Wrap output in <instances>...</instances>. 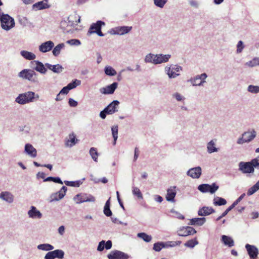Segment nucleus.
Wrapping results in <instances>:
<instances>
[{
  "instance_id": "f257e3e1",
  "label": "nucleus",
  "mask_w": 259,
  "mask_h": 259,
  "mask_svg": "<svg viewBox=\"0 0 259 259\" xmlns=\"http://www.w3.org/2000/svg\"><path fill=\"white\" fill-rule=\"evenodd\" d=\"M80 22V17L74 13L70 15L66 20H62L60 23V27L66 33H73L77 30L75 26Z\"/></svg>"
},
{
  "instance_id": "f03ea898",
  "label": "nucleus",
  "mask_w": 259,
  "mask_h": 259,
  "mask_svg": "<svg viewBox=\"0 0 259 259\" xmlns=\"http://www.w3.org/2000/svg\"><path fill=\"white\" fill-rule=\"evenodd\" d=\"M18 76L23 79L28 80L33 83L39 82L38 74L33 69H24L19 73Z\"/></svg>"
},
{
  "instance_id": "7ed1b4c3",
  "label": "nucleus",
  "mask_w": 259,
  "mask_h": 259,
  "mask_svg": "<svg viewBox=\"0 0 259 259\" xmlns=\"http://www.w3.org/2000/svg\"><path fill=\"white\" fill-rule=\"evenodd\" d=\"M1 26L6 31H9L15 26L14 19L8 14L2 13L0 18Z\"/></svg>"
},
{
  "instance_id": "20e7f679",
  "label": "nucleus",
  "mask_w": 259,
  "mask_h": 259,
  "mask_svg": "<svg viewBox=\"0 0 259 259\" xmlns=\"http://www.w3.org/2000/svg\"><path fill=\"white\" fill-rule=\"evenodd\" d=\"M35 93L32 91L20 94L15 99V102L20 105H25L33 102L35 99Z\"/></svg>"
},
{
  "instance_id": "39448f33",
  "label": "nucleus",
  "mask_w": 259,
  "mask_h": 259,
  "mask_svg": "<svg viewBox=\"0 0 259 259\" xmlns=\"http://www.w3.org/2000/svg\"><path fill=\"white\" fill-rule=\"evenodd\" d=\"M182 67L176 64L167 65L164 68V71L169 78H175L180 75Z\"/></svg>"
},
{
  "instance_id": "423d86ee",
  "label": "nucleus",
  "mask_w": 259,
  "mask_h": 259,
  "mask_svg": "<svg viewBox=\"0 0 259 259\" xmlns=\"http://www.w3.org/2000/svg\"><path fill=\"white\" fill-rule=\"evenodd\" d=\"M73 200L76 204H80L83 202H95L96 198L91 194L79 193L76 195Z\"/></svg>"
},
{
  "instance_id": "0eeeda50",
  "label": "nucleus",
  "mask_w": 259,
  "mask_h": 259,
  "mask_svg": "<svg viewBox=\"0 0 259 259\" xmlns=\"http://www.w3.org/2000/svg\"><path fill=\"white\" fill-rule=\"evenodd\" d=\"M239 170L243 174H252L254 171L255 166L252 160L250 162H240L239 164Z\"/></svg>"
},
{
  "instance_id": "6e6552de",
  "label": "nucleus",
  "mask_w": 259,
  "mask_h": 259,
  "mask_svg": "<svg viewBox=\"0 0 259 259\" xmlns=\"http://www.w3.org/2000/svg\"><path fill=\"white\" fill-rule=\"evenodd\" d=\"M207 77L206 73H203L191 78L188 81L190 82L193 86H203L204 83L206 82Z\"/></svg>"
},
{
  "instance_id": "1a4fd4ad",
  "label": "nucleus",
  "mask_w": 259,
  "mask_h": 259,
  "mask_svg": "<svg viewBox=\"0 0 259 259\" xmlns=\"http://www.w3.org/2000/svg\"><path fill=\"white\" fill-rule=\"evenodd\" d=\"M177 233L179 236L186 237L196 234L197 231L193 227L187 226L180 227L178 229Z\"/></svg>"
},
{
  "instance_id": "9d476101",
  "label": "nucleus",
  "mask_w": 259,
  "mask_h": 259,
  "mask_svg": "<svg viewBox=\"0 0 259 259\" xmlns=\"http://www.w3.org/2000/svg\"><path fill=\"white\" fill-rule=\"evenodd\" d=\"M14 195L9 191H2L0 193V200L8 204H12L14 201Z\"/></svg>"
},
{
  "instance_id": "9b49d317",
  "label": "nucleus",
  "mask_w": 259,
  "mask_h": 259,
  "mask_svg": "<svg viewBox=\"0 0 259 259\" xmlns=\"http://www.w3.org/2000/svg\"><path fill=\"white\" fill-rule=\"evenodd\" d=\"M132 29V27L131 26H119L112 29L110 33L112 34L122 35L128 33Z\"/></svg>"
},
{
  "instance_id": "f8f14e48",
  "label": "nucleus",
  "mask_w": 259,
  "mask_h": 259,
  "mask_svg": "<svg viewBox=\"0 0 259 259\" xmlns=\"http://www.w3.org/2000/svg\"><path fill=\"white\" fill-rule=\"evenodd\" d=\"M107 257L109 259H128L129 256L123 252L115 250L108 254Z\"/></svg>"
},
{
  "instance_id": "ddd939ff",
  "label": "nucleus",
  "mask_w": 259,
  "mask_h": 259,
  "mask_svg": "<svg viewBox=\"0 0 259 259\" xmlns=\"http://www.w3.org/2000/svg\"><path fill=\"white\" fill-rule=\"evenodd\" d=\"M245 248L251 259H256L258 254V250L254 245L247 244L245 245Z\"/></svg>"
},
{
  "instance_id": "4468645a",
  "label": "nucleus",
  "mask_w": 259,
  "mask_h": 259,
  "mask_svg": "<svg viewBox=\"0 0 259 259\" xmlns=\"http://www.w3.org/2000/svg\"><path fill=\"white\" fill-rule=\"evenodd\" d=\"M31 64L32 65L35 64V66H31L32 68L34 70L40 73L41 74H45L47 71V69L45 68V65L39 61H34L31 62Z\"/></svg>"
},
{
  "instance_id": "2eb2a0df",
  "label": "nucleus",
  "mask_w": 259,
  "mask_h": 259,
  "mask_svg": "<svg viewBox=\"0 0 259 259\" xmlns=\"http://www.w3.org/2000/svg\"><path fill=\"white\" fill-rule=\"evenodd\" d=\"M29 218L32 219H40L42 218V214L36 207L31 206L30 209L28 211Z\"/></svg>"
},
{
  "instance_id": "dca6fc26",
  "label": "nucleus",
  "mask_w": 259,
  "mask_h": 259,
  "mask_svg": "<svg viewBox=\"0 0 259 259\" xmlns=\"http://www.w3.org/2000/svg\"><path fill=\"white\" fill-rule=\"evenodd\" d=\"M201 173L202 169L201 167L197 166L189 169L187 172V175L193 179H198L200 178Z\"/></svg>"
},
{
  "instance_id": "f3484780",
  "label": "nucleus",
  "mask_w": 259,
  "mask_h": 259,
  "mask_svg": "<svg viewBox=\"0 0 259 259\" xmlns=\"http://www.w3.org/2000/svg\"><path fill=\"white\" fill-rule=\"evenodd\" d=\"M176 186H171L167 190L165 198L167 201L174 202L175 198L177 194Z\"/></svg>"
},
{
  "instance_id": "a211bd4d",
  "label": "nucleus",
  "mask_w": 259,
  "mask_h": 259,
  "mask_svg": "<svg viewBox=\"0 0 259 259\" xmlns=\"http://www.w3.org/2000/svg\"><path fill=\"white\" fill-rule=\"evenodd\" d=\"M105 23L102 21H97L96 23H93L87 33V35L88 36L91 35L93 33H95L96 32L95 31H98L99 29H101L102 26L105 25Z\"/></svg>"
},
{
  "instance_id": "6ab92c4d",
  "label": "nucleus",
  "mask_w": 259,
  "mask_h": 259,
  "mask_svg": "<svg viewBox=\"0 0 259 259\" xmlns=\"http://www.w3.org/2000/svg\"><path fill=\"white\" fill-rule=\"evenodd\" d=\"M50 7V5L48 4V0H44L33 4L32 8L33 10L38 11L48 9Z\"/></svg>"
},
{
  "instance_id": "aec40b11",
  "label": "nucleus",
  "mask_w": 259,
  "mask_h": 259,
  "mask_svg": "<svg viewBox=\"0 0 259 259\" xmlns=\"http://www.w3.org/2000/svg\"><path fill=\"white\" fill-rule=\"evenodd\" d=\"M54 47V42L51 40H49L42 43L39 46V51L42 53H46L51 51Z\"/></svg>"
},
{
  "instance_id": "412c9836",
  "label": "nucleus",
  "mask_w": 259,
  "mask_h": 259,
  "mask_svg": "<svg viewBox=\"0 0 259 259\" xmlns=\"http://www.w3.org/2000/svg\"><path fill=\"white\" fill-rule=\"evenodd\" d=\"M119 102L117 100H114L110 103L106 107L107 114H112L118 111V107Z\"/></svg>"
},
{
  "instance_id": "4be33fe9",
  "label": "nucleus",
  "mask_w": 259,
  "mask_h": 259,
  "mask_svg": "<svg viewBox=\"0 0 259 259\" xmlns=\"http://www.w3.org/2000/svg\"><path fill=\"white\" fill-rule=\"evenodd\" d=\"M117 85L118 83L117 82H113L109 85L101 88L100 91L103 94H112L114 92Z\"/></svg>"
},
{
  "instance_id": "5701e85b",
  "label": "nucleus",
  "mask_w": 259,
  "mask_h": 259,
  "mask_svg": "<svg viewBox=\"0 0 259 259\" xmlns=\"http://www.w3.org/2000/svg\"><path fill=\"white\" fill-rule=\"evenodd\" d=\"M156 65L167 62L171 58L170 54H156Z\"/></svg>"
},
{
  "instance_id": "b1692460",
  "label": "nucleus",
  "mask_w": 259,
  "mask_h": 259,
  "mask_svg": "<svg viewBox=\"0 0 259 259\" xmlns=\"http://www.w3.org/2000/svg\"><path fill=\"white\" fill-rule=\"evenodd\" d=\"M77 141L78 140L76 139L75 135L74 133H71L65 139V146L71 147L76 144Z\"/></svg>"
},
{
  "instance_id": "393cba45",
  "label": "nucleus",
  "mask_w": 259,
  "mask_h": 259,
  "mask_svg": "<svg viewBox=\"0 0 259 259\" xmlns=\"http://www.w3.org/2000/svg\"><path fill=\"white\" fill-rule=\"evenodd\" d=\"M25 152L32 158H34L37 155V151L33 146L30 144H26L25 146Z\"/></svg>"
},
{
  "instance_id": "a878e982",
  "label": "nucleus",
  "mask_w": 259,
  "mask_h": 259,
  "mask_svg": "<svg viewBox=\"0 0 259 259\" xmlns=\"http://www.w3.org/2000/svg\"><path fill=\"white\" fill-rule=\"evenodd\" d=\"M214 209L212 207L204 206L198 210V214L200 216H206L214 213Z\"/></svg>"
},
{
  "instance_id": "bb28decb",
  "label": "nucleus",
  "mask_w": 259,
  "mask_h": 259,
  "mask_svg": "<svg viewBox=\"0 0 259 259\" xmlns=\"http://www.w3.org/2000/svg\"><path fill=\"white\" fill-rule=\"evenodd\" d=\"M216 140H212L207 144V151L209 154L217 152L218 148L216 147Z\"/></svg>"
},
{
  "instance_id": "cd10ccee",
  "label": "nucleus",
  "mask_w": 259,
  "mask_h": 259,
  "mask_svg": "<svg viewBox=\"0 0 259 259\" xmlns=\"http://www.w3.org/2000/svg\"><path fill=\"white\" fill-rule=\"evenodd\" d=\"M46 67H47L49 69L52 70L54 73H60L63 71V67L60 64L57 65H51L49 63L45 64Z\"/></svg>"
},
{
  "instance_id": "c85d7f7f",
  "label": "nucleus",
  "mask_w": 259,
  "mask_h": 259,
  "mask_svg": "<svg viewBox=\"0 0 259 259\" xmlns=\"http://www.w3.org/2000/svg\"><path fill=\"white\" fill-rule=\"evenodd\" d=\"M206 219L205 218H193L190 220L189 225H197L198 226H202L205 222Z\"/></svg>"
},
{
  "instance_id": "c756f323",
  "label": "nucleus",
  "mask_w": 259,
  "mask_h": 259,
  "mask_svg": "<svg viewBox=\"0 0 259 259\" xmlns=\"http://www.w3.org/2000/svg\"><path fill=\"white\" fill-rule=\"evenodd\" d=\"M256 132L254 130H252L251 132L248 131L244 132L242 134V135L246 140L247 143H249L251 141L256 137Z\"/></svg>"
},
{
  "instance_id": "7c9ffc66",
  "label": "nucleus",
  "mask_w": 259,
  "mask_h": 259,
  "mask_svg": "<svg viewBox=\"0 0 259 259\" xmlns=\"http://www.w3.org/2000/svg\"><path fill=\"white\" fill-rule=\"evenodd\" d=\"M144 62L146 63H151L154 65H156V54L152 53L147 54L145 57Z\"/></svg>"
},
{
  "instance_id": "2f4dec72",
  "label": "nucleus",
  "mask_w": 259,
  "mask_h": 259,
  "mask_svg": "<svg viewBox=\"0 0 259 259\" xmlns=\"http://www.w3.org/2000/svg\"><path fill=\"white\" fill-rule=\"evenodd\" d=\"M222 241L225 245L231 247L234 245V242L233 239L226 235H223L222 236Z\"/></svg>"
},
{
  "instance_id": "473e14b6",
  "label": "nucleus",
  "mask_w": 259,
  "mask_h": 259,
  "mask_svg": "<svg viewBox=\"0 0 259 259\" xmlns=\"http://www.w3.org/2000/svg\"><path fill=\"white\" fill-rule=\"evenodd\" d=\"M20 54L24 58L28 60H32L36 58V55L34 53L27 51H21Z\"/></svg>"
},
{
  "instance_id": "72a5a7b5",
  "label": "nucleus",
  "mask_w": 259,
  "mask_h": 259,
  "mask_svg": "<svg viewBox=\"0 0 259 259\" xmlns=\"http://www.w3.org/2000/svg\"><path fill=\"white\" fill-rule=\"evenodd\" d=\"M37 248L38 250H42V251H50L51 250H52L54 249V247L49 243H44V244H40L37 246Z\"/></svg>"
},
{
  "instance_id": "f704fd0d",
  "label": "nucleus",
  "mask_w": 259,
  "mask_h": 259,
  "mask_svg": "<svg viewBox=\"0 0 259 259\" xmlns=\"http://www.w3.org/2000/svg\"><path fill=\"white\" fill-rule=\"evenodd\" d=\"M63 198V195L62 193H59V192L53 193L51 195L49 201L52 202L55 201H59Z\"/></svg>"
},
{
  "instance_id": "c9c22d12",
  "label": "nucleus",
  "mask_w": 259,
  "mask_h": 259,
  "mask_svg": "<svg viewBox=\"0 0 259 259\" xmlns=\"http://www.w3.org/2000/svg\"><path fill=\"white\" fill-rule=\"evenodd\" d=\"M17 19L19 24L23 27L27 26L29 23L28 18L22 15H18L17 16Z\"/></svg>"
},
{
  "instance_id": "e433bc0d",
  "label": "nucleus",
  "mask_w": 259,
  "mask_h": 259,
  "mask_svg": "<svg viewBox=\"0 0 259 259\" xmlns=\"http://www.w3.org/2000/svg\"><path fill=\"white\" fill-rule=\"evenodd\" d=\"M259 190V180L247 191V194L250 196Z\"/></svg>"
},
{
  "instance_id": "4c0bfd02",
  "label": "nucleus",
  "mask_w": 259,
  "mask_h": 259,
  "mask_svg": "<svg viewBox=\"0 0 259 259\" xmlns=\"http://www.w3.org/2000/svg\"><path fill=\"white\" fill-rule=\"evenodd\" d=\"M52 252L54 254V255L56 258L58 259H63L64 257L65 252L63 250L61 249H56L54 250H51Z\"/></svg>"
},
{
  "instance_id": "58836bf2",
  "label": "nucleus",
  "mask_w": 259,
  "mask_h": 259,
  "mask_svg": "<svg viewBox=\"0 0 259 259\" xmlns=\"http://www.w3.org/2000/svg\"><path fill=\"white\" fill-rule=\"evenodd\" d=\"M213 203L216 206H221L225 205L227 203V201L223 198L217 197L214 198Z\"/></svg>"
},
{
  "instance_id": "ea45409f",
  "label": "nucleus",
  "mask_w": 259,
  "mask_h": 259,
  "mask_svg": "<svg viewBox=\"0 0 259 259\" xmlns=\"http://www.w3.org/2000/svg\"><path fill=\"white\" fill-rule=\"evenodd\" d=\"M137 236L146 242H149L152 240V237L145 233H139Z\"/></svg>"
},
{
  "instance_id": "a19ab883",
  "label": "nucleus",
  "mask_w": 259,
  "mask_h": 259,
  "mask_svg": "<svg viewBox=\"0 0 259 259\" xmlns=\"http://www.w3.org/2000/svg\"><path fill=\"white\" fill-rule=\"evenodd\" d=\"M104 70L107 75L114 76L117 74L116 70L110 66H106Z\"/></svg>"
},
{
  "instance_id": "79ce46f5",
  "label": "nucleus",
  "mask_w": 259,
  "mask_h": 259,
  "mask_svg": "<svg viewBox=\"0 0 259 259\" xmlns=\"http://www.w3.org/2000/svg\"><path fill=\"white\" fill-rule=\"evenodd\" d=\"M64 47V44L62 43L57 45L53 50V54L55 56H58L61 52V49Z\"/></svg>"
},
{
  "instance_id": "37998d69",
  "label": "nucleus",
  "mask_w": 259,
  "mask_h": 259,
  "mask_svg": "<svg viewBox=\"0 0 259 259\" xmlns=\"http://www.w3.org/2000/svg\"><path fill=\"white\" fill-rule=\"evenodd\" d=\"M132 193L134 195L137 196L138 198L140 199H143V195L139 188L137 187H133Z\"/></svg>"
},
{
  "instance_id": "c03bdc74",
  "label": "nucleus",
  "mask_w": 259,
  "mask_h": 259,
  "mask_svg": "<svg viewBox=\"0 0 259 259\" xmlns=\"http://www.w3.org/2000/svg\"><path fill=\"white\" fill-rule=\"evenodd\" d=\"M247 90L252 94H258L259 93V86L249 85L248 86Z\"/></svg>"
},
{
  "instance_id": "a18cd8bd",
  "label": "nucleus",
  "mask_w": 259,
  "mask_h": 259,
  "mask_svg": "<svg viewBox=\"0 0 259 259\" xmlns=\"http://www.w3.org/2000/svg\"><path fill=\"white\" fill-rule=\"evenodd\" d=\"M198 244V242L197 241L196 238H195L194 239H191L185 243V246L192 248Z\"/></svg>"
},
{
  "instance_id": "49530a36",
  "label": "nucleus",
  "mask_w": 259,
  "mask_h": 259,
  "mask_svg": "<svg viewBox=\"0 0 259 259\" xmlns=\"http://www.w3.org/2000/svg\"><path fill=\"white\" fill-rule=\"evenodd\" d=\"M164 247H166L165 244L162 242L156 243L153 245V249L156 251H159Z\"/></svg>"
},
{
  "instance_id": "de8ad7c7",
  "label": "nucleus",
  "mask_w": 259,
  "mask_h": 259,
  "mask_svg": "<svg viewBox=\"0 0 259 259\" xmlns=\"http://www.w3.org/2000/svg\"><path fill=\"white\" fill-rule=\"evenodd\" d=\"M90 154L92 159L95 161H97L98 153L97 152V149L95 148L92 147L90 149Z\"/></svg>"
},
{
  "instance_id": "09e8293b",
  "label": "nucleus",
  "mask_w": 259,
  "mask_h": 259,
  "mask_svg": "<svg viewBox=\"0 0 259 259\" xmlns=\"http://www.w3.org/2000/svg\"><path fill=\"white\" fill-rule=\"evenodd\" d=\"M81 83V81L78 79H75L73 80L71 82L68 84L67 86L70 90L75 88L77 86L80 85Z\"/></svg>"
},
{
  "instance_id": "8fccbe9b",
  "label": "nucleus",
  "mask_w": 259,
  "mask_h": 259,
  "mask_svg": "<svg viewBox=\"0 0 259 259\" xmlns=\"http://www.w3.org/2000/svg\"><path fill=\"white\" fill-rule=\"evenodd\" d=\"M219 188L218 185L215 183H213L212 185H209V187L207 189V192L213 194L218 190Z\"/></svg>"
},
{
  "instance_id": "3c124183",
  "label": "nucleus",
  "mask_w": 259,
  "mask_h": 259,
  "mask_svg": "<svg viewBox=\"0 0 259 259\" xmlns=\"http://www.w3.org/2000/svg\"><path fill=\"white\" fill-rule=\"evenodd\" d=\"M259 59L258 58H254L252 60L246 63V65L249 67H253L258 65Z\"/></svg>"
},
{
  "instance_id": "603ef678",
  "label": "nucleus",
  "mask_w": 259,
  "mask_h": 259,
  "mask_svg": "<svg viewBox=\"0 0 259 259\" xmlns=\"http://www.w3.org/2000/svg\"><path fill=\"white\" fill-rule=\"evenodd\" d=\"M155 6L160 8H162L167 2V0H153Z\"/></svg>"
},
{
  "instance_id": "864d4df0",
  "label": "nucleus",
  "mask_w": 259,
  "mask_h": 259,
  "mask_svg": "<svg viewBox=\"0 0 259 259\" xmlns=\"http://www.w3.org/2000/svg\"><path fill=\"white\" fill-rule=\"evenodd\" d=\"M209 187V185L207 184H201L198 187V189L202 193L207 192V189Z\"/></svg>"
},
{
  "instance_id": "5fc2aeb1",
  "label": "nucleus",
  "mask_w": 259,
  "mask_h": 259,
  "mask_svg": "<svg viewBox=\"0 0 259 259\" xmlns=\"http://www.w3.org/2000/svg\"><path fill=\"white\" fill-rule=\"evenodd\" d=\"M111 131L113 139L117 140L118 138V126L115 125L113 126L111 128Z\"/></svg>"
},
{
  "instance_id": "6e6d98bb",
  "label": "nucleus",
  "mask_w": 259,
  "mask_h": 259,
  "mask_svg": "<svg viewBox=\"0 0 259 259\" xmlns=\"http://www.w3.org/2000/svg\"><path fill=\"white\" fill-rule=\"evenodd\" d=\"M181 241H169L166 243H165L166 247H174L177 245H179L181 243Z\"/></svg>"
},
{
  "instance_id": "4d7b16f0",
  "label": "nucleus",
  "mask_w": 259,
  "mask_h": 259,
  "mask_svg": "<svg viewBox=\"0 0 259 259\" xmlns=\"http://www.w3.org/2000/svg\"><path fill=\"white\" fill-rule=\"evenodd\" d=\"M244 48V46L243 45V41L241 40L239 41L237 45V53L239 54L241 53Z\"/></svg>"
},
{
  "instance_id": "13d9d810",
  "label": "nucleus",
  "mask_w": 259,
  "mask_h": 259,
  "mask_svg": "<svg viewBox=\"0 0 259 259\" xmlns=\"http://www.w3.org/2000/svg\"><path fill=\"white\" fill-rule=\"evenodd\" d=\"M67 43L71 46H79L81 44L80 40L76 39H72L67 41Z\"/></svg>"
},
{
  "instance_id": "bf43d9fd",
  "label": "nucleus",
  "mask_w": 259,
  "mask_h": 259,
  "mask_svg": "<svg viewBox=\"0 0 259 259\" xmlns=\"http://www.w3.org/2000/svg\"><path fill=\"white\" fill-rule=\"evenodd\" d=\"M172 96V97L175 98L178 101H182L185 99V98L179 93H176Z\"/></svg>"
},
{
  "instance_id": "052dcab7",
  "label": "nucleus",
  "mask_w": 259,
  "mask_h": 259,
  "mask_svg": "<svg viewBox=\"0 0 259 259\" xmlns=\"http://www.w3.org/2000/svg\"><path fill=\"white\" fill-rule=\"evenodd\" d=\"M105 241L104 240H102V241H100L99 243V244H98V246L97 247V250L99 251H103L104 249V248H105Z\"/></svg>"
},
{
  "instance_id": "680f3d73",
  "label": "nucleus",
  "mask_w": 259,
  "mask_h": 259,
  "mask_svg": "<svg viewBox=\"0 0 259 259\" xmlns=\"http://www.w3.org/2000/svg\"><path fill=\"white\" fill-rule=\"evenodd\" d=\"M55 257L52 251L48 252L45 255L44 259H55Z\"/></svg>"
},
{
  "instance_id": "e2e57ef3",
  "label": "nucleus",
  "mask_w": 259,
  "mask_h": 259,
  "mask_svg": "<svg viewBox=\"0 0 259 259\" xmlns=\"http://www.w3.org/2000/svg\"><path fill=\"white\" fill-rule=\"evenodd\" d=\"M245 143H247L246 140H245L244 137H243V136L242 134L241 136L240 137L237 139V144L238 145H242V144H244Z\"/></svg>"
},
{
  "instance_id": "0e129e2a",
  "label": "nucleus",
  "mask_w": 259,
  "mask_h": 259,
  "mask_svg": "<svg viewBox=\"0 0 259 259\" xmlns=\"http://www.w3.org/2000/svg\"><path fill=\"white\" fill-rule=\"evenodd\" d=\"M245 196V193L242 194L232 204L235 207Z\"/></svg>"
},
{
  "instance_id": "69168bd1",
  "label": "nucleus",
  "mask_w": 259,
  "mask_h": 259,
  "mask_svg": "<svg viewBox=\"0 0 259 259\" xmlns=\"http://www.w3.org/2000/svg\"><path fill=\"white\" fill-rule=\"evenodd\" d=\"M68 103L71 107H75L77 106V102L71 98L69 99Z\"/></svg>"
},
{
  "instance_id": "338daca9",
  "label": "nucleus",
  "mask_w": 259,
  "mask_h": 259,
  "mask_svg": "<svg viewBox=\"0 0 259 259\" xmlns=\"http://www.w3.org/2000/svg\"><path fill=\"white\" fill-rule=\"evenodd\" d=\"M104 213L107 217H110L112 215V212L110 209V207H104Z\"/></svg>"
},
{
  "instance_id": "774afa93",
  "label": "nucleus",
  "mask_w": 259,
  "mask_h": 259,
  "mask_svg": "<svg viewBox=\"0 0 259 259\" xmlns=\"http://www.w3.org/2000/svg\"><path fill=\"white\" fill-rule=\"evenodd\" d=\"M252 162L255 166V167H257L259 166V156L256 158L252 159Z\"/></svg>"
}]
</instances>
